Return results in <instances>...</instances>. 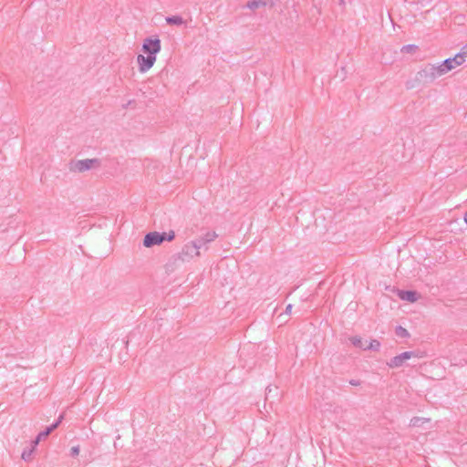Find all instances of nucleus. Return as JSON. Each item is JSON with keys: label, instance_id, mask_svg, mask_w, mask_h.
<instances>
[{"label": "nucleus", "instance_id": "nucleus-3", "mask_svg": "<svg viewBox=\"0 0 467 467\" xmlns=\"http://www.w3.org/2000/svg\"><path fill=\"white\" fill-rule=\"evenodd\" d=\"M433 74V71H431L429 65H427L423 69L416 73L415 78L412 80H408L406 82V88L408 89H411L420 84H431L435 80Z\"/></svg>", "mask_w": 467, "mask_h": 467}, {"label": "nucleus", "instance_id": "nucleus-14", "mask_svg": "<svg viewBox=\"0 0 467 467\" xmlns=\"http://www.w3.org/2000/svg\"><path fill=\"white\" fill-rule=\"evenodd\" d=\"M263 6H265V2H262L260 0H250L246 4V7L251 10H255Z\"/></svg>", "mask_w": 467, "mask_h": 467}, {"label": "nucleus", "instance_id": "nucleus-13", "mask_svg": "<svg viewBox=\"0 0 467 467\" xmlns=\"http://www.w3.org/2000/svg\"><path fill=\"white\" fill-rule=\"evenodd\" d=\"M166 23L171 26H182L184 24V20L181 16H171L165 18Z\"/></svg>", "mask_w": 467, "mask_h": 467}, {"label": "nucleus", "instance_id": "nucleus-4", "mask_svg": "<svg viewBox=\"0 0 467 467\" xmlns=\"http://www.w3.org/2000/svg\"><path fill=\"white\" fill-rule=\"evenodd\" d=\"M100 161L97 158L94 159H85L78 161H71L68 164V169L70 171L74 172H84L86 171H89L94 167H99Z\"/></svg>", "mask_w": 467, "mask_h": 467}, {"label": "nucleus", "instance_id": "nucleus-5", "mask_svg": "<svg viewBox=\"0 0 467 467\" xmlns=\"http://www.w3.org/2000/svg\"><path fill=\"white\" fill-rule=\"evenodd\" d=\"M161 40L158 36H155L145 38L142 44L141 50L146 55H150L156 57L157 54L161 51Z\"/></svg>", "mask_w": 467, "mask_h": 467}, {"label": "nucleus", "instance_id": "nucleus-20", "mask_svg": "<svg viewBox=\"0 0 467 467\" xmlns=\"http://www.w3.org/2000/svg\"><path fill=\"white\" fill-rule=\"evenodd\" d=\"M79 451H80V448L78 445L77 446H73L71 449H70V456L71 457H76L79 454Z\"/></svg>", "mask_w": 467, "mask_h": 467}, {"label": "nucleus", "instance_id": "nucleus-15", "mask_svg": "<svg viewBox=\"0 0 467 467\" xmlns=\"http://www.w3.org/2000/svg\"><path fill=\"white\" fill-rule=\"evenodd\" d=\"M349 340L351 341V343L354 347L365 350L366 345L360 337L355 336V337H350Z\"/></svg>", "mask_w": 467, "mask_h": 467}, {"label": "nucleus", "instance_id": "nucleus-28", "mask_svg": "<svg viewBox=\"0 0 467 467\" xmlns=\"http://www.w3.org/2000/svg\"><path fill=\"white\" fill-rule=\"evenodd\" d=\"M464 221H465V223H466V224H467V212H466V213H465V214H464Z\"/></svg>", "mask_w": 467, "mask_h": 467}, {"label": "nucleus", "instance_id": "nucleus-8", "mask_svg": "<svg viewBox=\"0 0 467 467\" xmlns=\"http://www.w3.org/2000/svg\"><path fill=\"white\" fill-rule=\"evenodd\" d=\"M155 61H156L155 57H152L150 55L144 56L141 54L138 55L137 62L139 64L140 72L144 73V72L148 71L150 68L152 67Z\"/></svg>", "mask_w": 467, "mask_h": 467}, {"label": "nucleus", "instance_id": "nucleus-10", "mask_svg": "<svg viewBox=\"0 0 467 467\" xmlns=\"http://www.w3.org/2000/svg\"><path fill=\"white\" fill-rule=\"evenodd\" d=\"M398 296L401 300L408 301L410 303H414L419 299V294L414 290H399Z\"/></svg>", "mask_w": 467, "mask_h": 467}, {"label": "nucleus", "instance_id": "nucleus-1", "mask_svg": "<svg viewBox=\"0 0 467 467\" xmlns=\"http://www.w3.org/2000/svg\"><path fill=\"white\" fill-rule=\"evenodd\" d=\"M200 246H196V242L191 241L183 245L182 251L174 254L166 264L167 270L172 271L179 263L191 261L194 256H200Z\"/></svg>", "mask_w": 467, "mask_h": 467}, {"label": "nucleus", "instance_id": "nucleus-26", "mask_svg": "<svg viewBox=\"0 0 467 467\" xmlns=\"http://www.w3.org/2000/svg\"><path fill=\"white\" fill-rule=\"evenodd\" d=\"M420 420V418H413V419L411 420L412 425H413V426L418 425V424H419Z\"/></svg>", "mask_w": 467, "mask_h": 467}, {"label": "nucleus", "instance_id": "nucleus-25", "mask_svg": "<svg viewBox=\"0 0 467 467\" xmlns=\"http://www.w3.org/2000/svg\"><path fill=\"white\" fill-rule=\"evenodd\" d=\"M272 389L270 387H267L266 393H265V399L268 400L270 395H273Z\"/></svg>", "mask_w": 467, "mask_h": 467}, {"label": "nucleus", "instance_id": "nucleus-19", "mask_svg": "<svg viewBox=\"0 0 467 467\" xmlns=\"http://www.w3.org/2000/svg\"><path fill=\"white\" fill-rule=\"evenodd\" d=\"M417 49H418V47H417V46L410 44V45L403 46V47H401V52L413 53V52H415Z\"/></svg>", "mask_w": 467, "mask_h": 467}, {"label": "nucleus", "instance_id": "nucleus-18", "mask_svg": "<svg viewBox=\"0 0 467 467\" xmlns=\"http://www.w3.org/2000/svg\"><path fill=\"white\" fill-rule=\"evenodd\" d=\"M380 348V342L377 339H372L368 346H366L365 350H373L378 351Z\"/></svg>", "mask_w": 467, "mask_h": 467}, {"label": "nucleus", "instance_id": "nucleus-24", "mask_svg": "<svg viewBox=\"0 0 467 467\" xmlns=\"http://www.w3.org/2000/svg\"><path fill=\"white\" fill-rule=\"evenodd\" d=\"M272 389L270 387H267L266 393H265V399L268 400L270 395H273Z\"/></svg>", "mask_w": 467, "mask_h": 467}, {"label": "nucleus", "instance_id": "nucleus-27", "mask_svg": "<svg viewBox=\"0 0 467 467\" xmlns=\"http://www.w3.org/2000/svg\"><path fill=\"white\" fill-rule=\"evenodd\" d=\"M291 310H292V305L289 304L288 306H286L285 313V314H290Z\"/></svg>", "mask_w": 467, "mask_h": 467}, {"label": "nucleus", "instance_id": "nucleus-7", "mask_svg": "<svg viewBox=\"0 0 467 467\" xmlns=\"http://www.w3.org/2000/svg\"><path fill=\"white\" fill-rule=\"evenodd\" d=\"M412 357H418L414 351H405L398 356L393 357L387 362V365L390 368H400L403 365L404 361L410 359Z\"/></svg>", "mask_w": 467, "mask_h": 467}, {"label": "nucleus", "instance_id": "nucleus-21", "mask_svg": "<svg viewBox=\"0 0 467 467\" xmlns=\"http://www.w3.org/2000/svg\"><path fill=\"white\" fill-rule=\"evenodd\" d=\"M458 54L462 56V59H465L467 57V44L461 48V51L458 52Z\"/></svg>", "mask_w": 467, "mask_h": 467}, {"label": "nucleus", "instance_id": "nucleus-16", "mask_svg": "<svg viewBox=\"0 0 467 467\" xmlns=\"http://www.w3.org/2000/svg\"><path fill=\"white\" fill-rule=\"evenodd\" d=\"M395 334L399 337H402V338H407V337H410V333L409 331L401 327V326H397L396 328H395Z\"/></svg>", "mask_w": 467, "mask_h": 467}, {"label": "nucleus", "instance_id": "nucleus-17", "mask_svg": "<svg viewBox=\"0 0 467 467\" xmlns=\"http://www.w3.org/2000/svg\"><path fill=\"white\" fill-rule=\"evenodd\" d=\"M34 451H35V450L31 447L25 449L22 452L21 458L25 462H30L32 460V455H33Z\"/></svg>", "mask_w": 467, "mask_h": 467}, {"label": "nucleus", "instance_id": "nucleus-9", "mask_svg": "<svg viewBox=\"0 0 467 467\" xmlns=\"http://www.w3.org/2000/svg\"><path fill=\"white\" fill-rule=\"evenodd\" d=\"M465 59H462V56L457 53L453 57H449L443 60V66L451 71L457 66L462 65Z\"/></svg>", "mask_w": 467, "mask_h": 467}, {"label": "nucleus", "instance_id": "nucleus-23", "mask_svg": "<svg viewBox=\"0 0 467 467\" xmlns=\"http://www.w3.org/2000/svg\"><path fill=\"white\" fill-rule=\"evenodd\" d=\"M360 380L358 379H350L349 380V384L352 385V386H359L360 385Z\"/></svg>", "mask_w": 467, "mask_h": 467}, {"label": "nucleus", "instance_id": "nucleus-12", "mask_svg": "<svg viewBox=\"0 0 467 467\" xmlns=\"http://www.w3.org/2000/svg\"><path fill=\"white\" fill-rule=\"evenodd\" d=\"M431 70L433 71V77L436 79L437 78L450 72L447 67L443 66V61L440 65L428 64Z\"/></svg>", "mask_w": 467, "mask_h": 467}, {"label": "nucleus", "instance_id": "nucleus-6", "mask_svg": "<svg viewBox=\"0 0 467 467\" xmlns=\"http://www.w3.org/2000/svg\"><path fill=\"white\" fill-rule=\"evenodd\" d=\"M218 234L214 231H208L204 234L198 236L193 242H196V246H200V251L203 249L207 251L209 244L213 242L217 238Z\"/></svg>", "mask_w": 467, "mask_h": 467}, {"label": "nucleus", "instance_id": "nucleus-2", "mask_svg": "<svg viewBox=\"0 0 467 467\" xmlns=\"http://www.w3.org/2000/svg\"><path fill=\"white\" fill-rule=\"evenodd\" d=\"M174 238H175V233L172 230L169 231L168 233H166V232L159 233L156 231L150 232V233L146 234L143 238V245L147 248H150L154 245L161 244L164 241L171 242V241L174 240Z\"/></svg>", "mask_w": 467, "mask_h": 467}, {"label": "nucleus", "instance_id": "nucleus-11", "mask_svg": "<svg viewBox=\"0 0 467 467\" xmlns=\"http://www.w3.org/2000/svg\"><path fill=\"white\" fill-rule=\"evenodd\" d=\"M63 419H64V414L62 413L59 415L57 420L53 424L47 427L44 431H40L37 434V436L40 437L41 440L44 438H47L53 431H55L59 426V424L62 422Z\"/></svg>", "mask_w": 467, "mask_h": 467}, {"label": "nucleus", "instance_id": "nucleus-22", "mask_svg": "<svg viewBox=\"0 0 467 467\" xmlns=\"http://www.w3.org/2000/svg\"><path fill=\"white\" fill-rule=\"evenodd\" d=\"M40 441H41L40 437L36 436V437L35 438V440H33V441H31V446H30V447H31V448H33L34 450H36V447L38 445V443L40 442Z\"/></svg>", "mask_w": 467, "mask_h": 467}]
</instances>
